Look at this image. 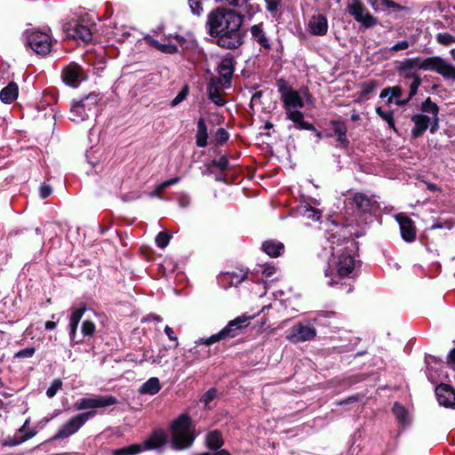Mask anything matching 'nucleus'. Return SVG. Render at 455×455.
I'll return each mask as SVG.
<instances>
[{
    "label": "nucleus",
    "mask_w": 455,
    "mask_h": 455,
    "mask_svg": "<svg viewBox=\"0 0 455 455\" xmlns=\"http://www.w3.org/2000/svg\"><path fill=\"white\" fill-rule=\"evenodd\" d=\"M252 37L255 41H257L261 46L269 49L270 43L269 37L266 35L264 30H251Z\"/></svg>",
    "instance_id": "nucleus-37"
},
{
    "label": "nucleus",
    "mask_w": 455,
    "mask_h": 455,
    "mask_svg": "<svg viewBox=\"0 0 455 455\" xmlns=\"http://www.w3.org/2000/svg\"><path fill=\"white\" fill-rule=\"evenodd\" d=\"M348 11L355 19L365 27H373L377 24V20L364 8L360 0H353L348 5Z\"/></svg>",
    "instance_id": "nucleus-14"
},
{
    "label": "nucleus",
    "mask_w": 455,
    "mask_h": 455,
    "mask_svg": "<svg viewBox=\"0 0 455 455\" xmlns=\"http://www.w3.org/2000/svg\"><path fill=\"white\" fill-rule=\"evenodd\" d=\"M171 240V235L165 232H160L156 237V243L159 248H165Z\"/></svg>",
    "instance_id": "nucleus-42"
},
{
    "label": "nucleus",
    "mask_w": 455,
    "mask_h": 455,
    "mask_svg": "<svg viewBox=\"0 0 455 455\" xmlns=\"http://www.w3.org/2000/svg\"><path fill=\"white\" fill-rule=\"evenodd\" d=\"M219 84L222 85V80L220 78H212L208 85V94L213 103L217 106H223L225 104V100L218 90Z\"/></svg>",
    "instance_id": "nucleus-21"
},
{
    "label": "nucleus",
    "mask_w": 455,
    "mask_h": 455,
    "mask_svg": "<svg viewBox=\"0 0 455 455\" xmlns=\"http://www.w3.org/2000/svg\"><path fill=\"white\" fill-rule=\"evenodd\" d=\"M19 94V87L14 82L10 83L7 86L3 88L0 92V100L4 103H12L14 101Z\"/></svg>",
    "instance_id": "nucleus-23"
},
{
    "label": "nucleus",
    "mask_w": 455,
    "mask_h": 455,
    "mask_svg": "<svg viewBox=\"0 0 455 455\" xmlns=\"http://www.w3.org/2000/svg\"><path fill=\"white\" fill-rule=\"evenodd\" d=\"M207 128L203 119H200L197 124V133H196V145L200 148H204L207 145Z\"/></svg>",
    "instance_id": "nucleus-32"
},
{
    "label": "nucleus",
    "mask_w": 455,
    "mask_h": 455,
    "mask_svg": "<svg viewBox=\"0 0 455 455\" xmlns=\"http://www.w3.org/2000/svg\"><path fill=\"white\" fill-rule=\"evenodd\" d=\"M243 23L241 12L218 7L208 14L207 24L210 28H240Z\"/></svg>",
    "instance_id": "nucleus-5"
},
{
    "label": "nucleus",
    "mask_w": 455,
    "mask_h": 455,
    "mask_svg": "<svg viewBox=\"0 0 455 455\" xmlns=\"http://www.w3.org/2000/svg\"><path fill=\"white\" fill-rule=\"evenodd\" d=\"M283 248V244L278 241H266L262 243V250L271 257L281 255Z\"/></svg>",
    "instance_id": "nucleus-27"
},
{
    "label": "nucleus",
    "mask_w": 455,
    "mask_h": 455,
    "mask_svg": "<svg viewBox=\"0 0 455 455\" xmlns=\"http://www.w3.org/2000/svg\"><path fill=\"white\" fill-rule=\"evenodd\" d=\"M164 332L165 334L168 336V338L171 339V340H177V336L174 334V331L173 330L166 325L165 328H164Z\"/></svg>",
    "instance_id": "nucleus-60"
},
{
    "label": "nucleus",
    "mask_w": 455,
    "mask_h": 455,
    "mask_svg": "<svg viewBox=\"0 0 455 455\" xmlns=\"http://www.w3.org/2000/svg\"><path fill=\"white\" fill-rule=\"evenodd\" d=\"M369 4L377 12H384L388 15L403 17L410 12V9L392 0H368Z\"/></svg>",
    "instance_id": "nucleus-12"
},
{
    "label": "nucleus",
    "mask_w": 455,
    "mask_h": 455,
    "mask_svg": "<svg viewBox=\"0 0 455 455\" xmlns=\"http://www.w3.org/2000/svg\"><path fill=\"white\" fill-rule=\"evenodd\" d=\"M352 203L359 211L368 212L371 211L374 201L364 194L356 193L352 197Z\"/></svg>",
    "instance_id": "nucleus-24"
},
{
    "label": "nucleus",
    "mask_w": 455,
    "mask_h": 455,
    "mask_svg": "<svg viewBox=\"0 0 455 455\" xmlns=\"http://www.w3.org/2000/svg\"><path fill=\"white\" fill-rule=\"evenodd\" d=\"M403 94V90L400 86H394L389 88H385L380 92V98H386L388 96L387 104L392 103L393 99H395V102L397 100H402L401 96Z\"/></svg>",
    "instance_id": "nucleus-31"
},
{
    "label": "nucleus",
    "mask_w": 455,
    "mask_h": 455,
    "mask_svg": "<svg viewBox=\"0 0 455 455\" xmlns=\"http://www.w3.org/2000/svg\"><path fill=\"white\" fill-rule=\"evenodd\" d=\"M222 86H228L234 72V65L231 59H223L217 68Z\"/></svg>",
    "instance_id": "nucleus-19"
},
{
    "label": "nucleus",
    "mask_w": 455,
    "mask_h": 455,
    "mask_svg": "<svg viewBox=\"0 0 455 455\" xmlns=\"http://www.w3.org/2000/svg\"><path fill=\"white\" fill-rule=\"evenodd\" d=\"M56 327V323L52 321H47L45 323V329L46 330H53Z\"/></svg>",
    "instance_id": "nucleus-64"
},
{
    "label": "nucleus",
    "mask_w": 455,
    "mask_h": 455,
    "mask_svg": "<svg viewBox=\"0 0 455 455\" xmlns=\"http://www.w3.org/2000/svg\"><path fill=\"white\" fill-rule=\"evenodd\" d=\"M52 193V188L49 185L43 184L40 187V196L44 199L48 197Z\"/></svg>",
    "instance_id": "nucleus-57"
},
{
    "label": "nucleus",
    "mask_w": 455,
    "mask_h": 455,
    "mask_svg": "<svg viewBox=\"0 0 455 455\" xmlns=\"http://www.w3.org/2000/svg\"><path fill=\"white\" fill-rule=\"evenodd\" d=\"M117 403V399L113 395L82 398L77 401L74 407L77 411L104 408Z\"/></svg>",
    "instance_id": "nucleus-13"
},
{
    "label": "nucleus",
    "mask_w": 455,
    "mask_h": 455,
    "mask_svg": "<svg viewBox=\"0 0 455 455\" xmlns=\"http://www.w3.org/2000/svg\"><path fill=\"white\" fill-rule=\"evenodd\" d=\"M188 86H185L178 93V95L171 101V106L173 108V107H176L177 105H179L180 102H182L186 99V97L188 96Z\"/></svg>",
    "instance_id": "nucleus-44"
},
{
    "label": "nucleus",
    "mask_w": 455,
    "mask_h": 455,
    "mask_svg": "<svg viewBox=\"0 0 455 455\" xmlns=\"http://www.w3.org/2000/svg\"><path fill=\"white\" fill-rule=\"evenodd\" d=\"M355 244L353 241L346 240L342 243L332 247V257L329 261L325 276L329 277V286L343 284V279H351L355 276L359 262L355 255Z\"/></svg>",
    "instance_id": "nucleus-1"
},
{
    "label": "nucleus",
    "mask_w": 455,
    "mask_h": 455,
    "mask_svg": "<svg viewBox=\"0 0 455 455\" xmlns=\"http://www.w3.org/2000/svg\"><path fill=\"white\" fill-rule=\"evenodd\" d=\"M251 318V316H247L245 315H239L234 320L229 321L228 323L218 333L213 334L209 338H201L197 339L196 343L211 346L216 342L235 338L248 325L249 321Z\"/></svg>",
    "instance_id": "nucleus-7"
},
{
    "label": "nucleus",
    "mask_w": 455,
    "mask_h": 455,
    "mask_svg": "<svg viewBox=\"0 0 455 455\" xmlns=\"http://www.w3.org/2000/svg\"><path fill=\"white\" fill-rule=\"evenodd\" d=\"M279 92L285 108V114L289 120L292 121L298 129L314 130V126L304 121V115L298 108L304 107V101L298 91L284 84L279 85Z\"/></svg>",
    "instance_id": "nucleus-3"
},
{
    "label": "nucleus",
    "mask_w": 455,
    "mask_h": 455,
    "mask_svg": "<svg viewBox=\"0 0 455 455\" xmlns=\"http://www.w3.org/2000/svg\"><path fill=\"white\" fill-rule=\"evenodd\" d=\"M438 403L445 407L455 406V390L449 385L441 384L435 388Z\"/></svg>",
    "instance_id": "nucleus-17"
},
{
    "label": "nucleus",
    "mask_w": 455,
    "mask_h": 455,
    "mask_svg": "<svg viewBox=\"0 0 455 455\" xmlns=\"http://www.w3.org/2000/svg\"><path fill=\"white\" fill-rule=\"evenodd\" d=\"M393 413L396 419L402 424L409 423V416L407 410L398 403H395L393 406Z\"/></svg>",
    "instance_id": "nucleus-36"
},
{
    "label": "nucleus",
    "mask_w": 455,
    "mask_h": 455,
    "mask_svg": "<svg viewBox=\"0 0 455 455\" xmlns=\"http://www.w3.org/2000/svg\"><path fill=\"white\" fill-rule=\"evenodd\" d=\"M168 187H169V186H168V184H167L166 180H165V181H164V182H162V183H160V184L156 188V190L154 191L153 195H154V196H159L161 195V193H162V192H163L166 188H168Z\"/></svg>",
    "instance_id": "nucleus-58"
},
{
    "label": "nucleus",
    "mask_w": 455,
    "mask_h": 455,
    "mask_svg": "<svg viewBox=\"0 0 455 455\" xmlns=\"http://www.w3.org/2000/svg\"><path fill=\"white\" fill-rule=\"evenodd\" d=\"M437 41L444 45L455 43L454 37L449 33H440L437 35Z\"/></svg>",
    "instance_id": "nucleus-46"
},
{
    "label": "nucleus",
    "mask_w": 455,
    "mask_h": 455,
    "mask_svg": "<svg viewBox=\"0 0 455 455\" xmlns=\"http://www.w3.org/2000/svg\"><path fill=\"white\" fill-rule=\"evenodd\" d=\"M395 220L399 224L403 239L408 243L413 242L416 238V228L413 221L403 213L397 214Z\"/></svg>",
    "instance_id": "nucleus-15"
},
{
    "label": "nucleus",
    "mask_w": 455,
    "mask_h": 455,
    "mask_svg": "<svg viewBox=\"0 0 455 455\" xmlns=\"http://www.w3.org/2000/svg\"><path fill=\"white\" fill-rule=\"evenodd\" d=\"M84 313V308H76L73 310L70 318H69V330H70V338L71 339H75L78 323Z\"/></svg>",
    "instance_id": "nucleus-29"
},
{
    "label": "nucleus",
    "mask_w": 455,
    "mask_h": 455,
    "mask_svg": "<svg viewBox=\"0 0 455 455\" xmlns=\"http://www.w3.org/2000/svg\"><path fill=\"white\" fill-rule=\"evenodd\" d=\"M210 35L223 48L232 49L242 44L240 30H210Z\"/></svg>",
    "instance_id": "nucleus-11"
},
{
    "label": "nucleus",
    "mask_w": 455,
    "mask_h": 455,
    "mask_svg": "<svg viewBox=\"0 0 455 455\" xmlns=\"http://www.w3.org/2000/svg\"><path fill=\"white\" fill-rule=\"evenodd\" d=\"M146 450L144 448V443L142 444H131L126 447H123L113 451L114 455H135L142 451Z\"/></svg>",
    "instance_id": "nucleus-34"
},
{
    "label": "nucleus",
    "mask_w": 455,
    "mask_h": 455,
    "mask_svg": "<svg viewBox=\"0 0 455 455\" xmlns=\"http://www.w3.org/2000/svg\"><path fill=\"white\" fill-rule=\"evenodd\" d=\"M447 360L448 363H455V348L449 353Z\"/></svg>",
    "instance_id": "nucleus-62"
},
{
    "label": "nucleus",
    "mask_w": 455,
    "mask_h": 455,
    "mask_svg": "<svg viewBox=\"0 0 455 455\" xmlns=\"http://www.w3.org/2000/svg\"><path fill=\"white\" fill-rule=\"evenodd\" d=\"M411 121L414 124V127L411 130V136L413 138L421 136L428 125L433 124L431 117L426 115H414L411 117Z\"/></svg>",
    "instance_id": "nucleus-18"
},
{
    "label": "nucleus",
    "mask_w": 455,
    "mask_h": 455,
    "mask_svg": "<svg viewBox=\"0 0 455 455\" xmlns=\"http://www.w3.org/2000/svg\"><path fill=\"white\" fill-rule=\"evenodd\" d=\"M195 425L188 414L180 415L172 424V446L176 450L189 448L196 439Z\"/></svg>",
    "instance_id": "nucleus-4"
},
{
    "label": "nucleus",
    "mask_w": 455,
    "mask_h": 455,
    "mask_svg": "<svg viewBox=\"0 0 455 455\" xmlns=\"http://www.w3.org/2000/svg\"><path fill=\"white\" fill-rule=\"evenodd\" d=\"M413 42H409L407 40H403L401 42H398L397 44H394L390 50L391 51H403L406 50L411 44H412Z\"/></svg>",
    "instance_id": "nucleus-51"
},
{
    "label": "nucleus",
    "mask_w": 455,
    "mask_h": 455,
    "mask_svg": "<svg viewBox=\"0 0 455 455\" xmlns=\"http://www.w3.org/2000/svg\"><path fill=\"white\" fill-rule=\"evenodd\" d=\"M267 4V9L271 13H275L280 6L281 0H265Z\"/></svg>",
    "instance_id": "nucleus-50"
},
{
    "label": "nucleus",
    "mask_w": 455,
    "mask_h": 455,
    "mask_svg": "<svg viewBox=\"0 0 455 455\" xmlns=\"http://www.w3.org/2000/svg\"><path fill=\"white\" fill-rule=\"evenodd\" d=\"M332 124L334 127V132L338 136L342 137L343 135H346L347 129L343 124L339 123V122H333Z\"/></svg>",
    "instance_id": "nucleus-53"
},
{
    "label": "nucleus",
    "mask_w": 455,
    "mask_h": 455,
    "mask_svg": "<svg viewBox=\"0 0 455 455\" xmlns=\"http://www.w3.org/2000/svg\"><path fill=\"white\" fill-rule=\"evenodd\" d=\"M216 139L220 143H223L228 140V133L224 129L220 128L216 133Z\"/></svg>",
    "instance_id": "nucleus-56"
},
{
    "label": "nucleus",
    "mask_w": 455,
    "mask_h": 455,
    "mask_svg": "<svg viewBox=\"0 0 455 455\" xmlns=\"http://www.w3.org/2000/svg\"><path fill=\"white\" fill-rule=\"evenodd\" d=\"M421 84L420 76L414 77L413 79L407 80L406 84L409 86L410 92L409 96L404 100H397L395 104L397 106H403L409 102V100L417 94L418 88Z\"/></svg>",
    "instance_id": "nucleus-28"
},
{
    "label": "nucleus",
    "mask_w": 455,
    "mask_h": 455,
    "mask_svg": "<svg viewBox=\"0 0 455 455\" xmlns=\"http://www.w3.org/2000/svg\"><path fill=\"white\" fill-rule=\"evenodd\" d=\"M216 390L210 389L208 390L201 398V401L204 403L205 407L215 398Z\"/></svg>",
    "instance_id": "nucleus-49"
},
{
    "label": "nucleus",
    "mask_w": 455,
    "mask_h": 455,
    "mask_svg": "<svg viewBox=\"0 0 455 455\" xmlns=\"http://www.w3.org/2000/svg\"><path fill=\"white\" fill-rule=\"evenodd\" d=\"M376 86H377V84L373 81L364 83L362 85V94L367 95V94L371 93L376 88Z\"/></svg>",
    "instance_id": "nucleus-52"
},
{
    "label": "nucleus",
    "mask_w": 455,
    "mask_h": 455,
    "mask_svg": "<svg viewBox=\"0 0 455 455\" xmlns=\"http://www.w3.org/2000/svg\"><path fill=\"white\" fill-rule=\"evenodd\" d=\"M376 113L383 119L385 120L388 126L395 131V122L393 118V113L392 112H387L383 111L381 108H376Z\"/></svg>",
    "instance_id": "nucleus-39"
},
{
    "label": "nucleus",
    "mask_w": 455,
    "mask_h": 455,
    "mask_svg": "<svg viewBox=\"0 0 455 455\" xmlns=\"http://www.w3.org/2000/svg\"><path fill=\"white\" fill-rule=\"evenodd\" d=\"M36 435V432L26 433L19 441L15 442L14 444L21 443L30 438H32Z\"/></svg>",
    "instance_id": "nucleus-61"
},
{
    "label": "nucleus",
    "mask_w": 455,
    "mask_h": 455,
    "mask_svg": "<svg viewBox=\"0 0 455 455\" xmlns=\"http://www.w3.org/2000/svg\"><path fill=\"white\" fill-rule=\"evenodd\" d=\"M302 214L305 218L315 221L319 220L322 217V213L320 211L314 209L313 207L310 206L305 207Z\"/></svg>",
    "instance_id": "nucleus-41"
},
{
    "label": "nucleus",
    "mask_w": 455,
    "mask_h": 455,
    "mask_svg": "<svg viewBox=\"0 0 455 455\" xmlns=\"http://www.w3.org/2000/svg\"><path fill=\"white\" fill-rule=\"evenodd\" d=\"M164 355L161 354V353H158L156 355H148L147 353H144L143 359L140 361V363L148 362L151 364L161 365L164 363Z\"/></svg>",
    "instance_id": "nucleus-40"
},
{
    "label": "nucleus",
    "mask_w": 455,
    "mask_h": 455,
    "mask_svg": "<svg viewBox=\"0 0 455 455\" xmlns=\"http://www.w3.org/2000/svg\"><path fill=\"white\" fill-rule=\"evenodd\" d=\"M188 4L194 14L200 15L203 12V4L201 0H188Z\"/></svg>",
    "instance_id": "nucleus-47"
},
{
    "label": "nucleus",
    "mask_w": 455,
    "mask_h": 455,
    "mask_svg": "<svg viewBox=\"0 0 455 455\" xmlns=\"http://www.w3.org/2000/svg\"><path fill=\"white\" fill-rule=\"evenodd\" d=\"M316 336L315 328L310 323L301 322L296 323L286 331L285 339L292 343H300L312 340Z\"/></svg>",
    "instance_id": "nucleus-10"
},
{
    "label": "nucleus",
    "mask_w": 455,
    "mask_h": 455,
    "mask_svg": "<svg viewBox=\"0 0 455 455\" xmlns=\"http://www.w3.org/2000/svg\"><path fill=\"white\" fill-rule=\"evenodd\" d=\"M96 412L94 411H90L74 416L60 427L54 438L63 439L74 435L86 423L88 419L93 418Z\"/></svg>",
    "instance_id": "nucleus-8"
},
{
    "label": "nucleus",
    "mask_w": 455,
    "mask_h": 455,
    "mask_svg": "<svg viewBox=\"0 0 455 455\" xmlns=\"http://www.w3.org/2000/svg\"><path fill=\"white\" fill-rule=\"evenodd\" d=\"M213 165L220 171H225L228 168V161L226 157L221 156L220 159L213 161Z\"/></svg>",
    "instance_id": "nucleus-54"
},
{
    "label": "nucleus",
    "mask_w": 455,
    "mask_h": 455,
    "mask_svg": "<svg viewBox=\"0 0 455 455\" xmlns=\"http://www.w3.org/2000/svg\"><path fill=\"white\" fill-rule=\"evenodd\" d=\"M146 450L144 448V443L142 444H131L126 447H123L113 451L114 455H135L142 451Z\"/></svg>",
    "instance_id": "nucleus-35"
},
{
    "label": "nucleus",
    "mask_w": 455,
    "mask_h": 455,
    "mask_svg": "<svg viewBox=\"0 0 455 455\" xmlns=\"http://www.w3.org/2000/svg\"><path fill=\"white\" fill-rule=\"evenodd\" d=\"M308 28H327V20L321 14L314 15L308 24Z\"/></svg>",
    "instance_id": "nucleus-38"
},
{
    "label": "nucleus",
    "mask_w": 455,
    "mask_h": 455,
    "mask_svg": "<svg viewBox=\"0 0 455 455\" xmlns=\"http://www.w3.org/2000/svg\"><path fill=\"white\" fill-rule=\"evenodd\" d=\"M95 331V325L92 321L86 320L82 324V332L84 336H92Z\"/></svg>",
    "instance_id": "nucleus-45"
},
{
    "label": "nucleus",
    "mask_w": 455,
    "mask_h": 455,
    "mask_svg": "<svg viewBox=\"0 0 455 455\" xmlns=\"http://www.w3.org/2000/svg\"><path fill=\"white\" fill-rule=\"evenodd\" d=\"M356 400H357V398L355 396H350L347 399L339 402V405L347 404V403H350L355 402Z\"/></svg>",
    "instance_id": "nucleus-63"
},
{
    "label": "nucleus",
    "mask_w": 455,
    "mask_h": 455,
    "mask_svg": "<svg viewBox=\"0 0 455 455\" xmlns=\"http://www.w3.org/2000/svg\"><path fill=\"white\" fill-rule=\"evenodd\" d=\"M225 278L227 280H230V283L231 284H238L240 283L243 277L240 276V275H235L234 273H227L225 275Z\"/></svg>",
    "instance_id": "nucleus-55"
},
{
    "label": "nucleus",
    "mask_w": 455,
    "mask_h": 455,
    "mask_svg": "<svg viewBox=\"0 0 455 455\" xmlns=\"http://www.w3.org/2000/svg\"><path fill=\"white\" fill-rule=\"evenodd\" d=\"M36 349L34 347H26L15 354L16 358H29L34 355Z\"/></svg>",
    "instance_id": "nucleus-48"
},
{
    "label": "nucleus",
    "mask_w": 455,
    "mask_h": 455,
    "mask_svg": "<svg viewBox=\"0 0 455 455\" xmlns=\"http://www.w3.org/2000/svg\"><path fill=\"white\" fill-rule=\"evenodd\" d=\"M166 441V435L163 430L155 431L151 436L146 440L144 443V448L147 449H156L163 445Z\"/></svg>",
    "instance_id": "nucleus-25"
},
{
    "label": "nucleus",
    "mask_w": 455,
    "mask_h": 455,
    "mask_svg": "<svg viewBox=\"0 0 455 455\" xmlns=\"http://www.w3.org/2000/svg\"><path fill=\"white\" fill-rule=\"evenodd\" d=\"M276 271V268L273 266L265 267L263 270V275L266 277H271Z\"/></svg>",
    "instance_id": "nucleus-59"
},
{
    "label": "nucleus",
    "mask_w": 455,
    "mask_h": 455,
    "mask_svg": "<svg viewBox=\"0 0 455 455\" xmlns=\"http://www.w3.org/2000/svg\"><path fill=\"white\" fill-rule=\"evenodd\" d=\"M418 70L435 71L444 79L455 81V66L439 56L407 59L398 66V71L406 81L419 76Z\"/></svg>",
    "instance_id": "nucleus-2"
},
{
    "label": "nucleus",
    "mask_w": 455,
    "mask_h": 455,
    "mask_svg": "<svg viewBox=\"0 0 455 455\" xmlns=\"http://www.w3.org/2000/svg\"><path fill=\"white\" fill-rule=\"evenodd\" d=\"M161 389V384L156 377H152L148 379L143 385L140 387L139 392L143 395H156Z\"/></svg>",
    "instance_id": "nucleus-26"
},
{
    "label": "nucleus",
    "mask_w": 455,
    "mask_h": 455,
    "mask_svg": "<svg viewBox=\"0 0 455 455\" xmlns=\"http://www.w3.org/2000/svg\"><path fill=\"white\" fill-rule=\"evenodd\" d=\"M421 110L422 112L424 113H427V114H430L432 116L431 117V121L433 123V125L430 129L431 132H435L436 127H437V124H438V112H439V108L438 106L433 102L430 98H427L423 103H422V106H421Z\"/></svg>",
    "instance_id": "nucleus-22"
},
{
    "label": "nucleus",
    "mask_w": 455,
    "mask_h": 455,
    "mask_svg": "<svg viewBox=\"0 0 455 455\" xmlns=\"http://www.w3.org/2000/svg\"><path fill=\"white\" fill-rule=\"evenodd\" d=\"M27 44L38 55H46L52 49V38L43 30H30L27 35Z\"/></svg>",
    "instance_id": "nucleus-9"
},
{
    "label": "nucleus",
    "mask_w": 455,
    "mask_h": 455,
    "mask_svg": "<svg viewBox=\"0 0 455 455\" xmlns=\"http://www.w3.org/2000/svg\"><path fill=\"white\" fill-rule=\"evenodd\" d=\"M67 37L74 40H80L84 43L91 42L92 39V30H68Z\"/></svg>",
    "instance_id": "nucleus-33"
},
{
    "label": "nucleus",
    "mask_w": 455,
    "mask_h": 455,
    "mask_svg": "<svg viewBox=\"0 0 455 455\" xmlns=\"http://www.w3.org/2000/svg\"><path fill=\"white\" fill-rule=\"evenodd\" d=\"M172 36L170 35L169 38L167 40L164 39L163 43L156 39H154L150 36H146L144 37V40L147 42V44L152 45L153 47L163 52L174 53L177 52V45L172 42ZM173 39H175L180 44H182V37H180L179 35H174Z\"/></svg>",
    "instance_id": "nucleus-16"
},
{
    "label": "nucleus",
    "mask_w": 455,
    "mask_h": 455,
    "mask_svg": "<svg viewBox=\"0 0 455 455\" xmlns=\"http://www.w3.org/2000/svg\"><path fill=\"white\" fill-rule=\"evenodd\" d=\"M101 97L95 92H91L78 101H74L70 107V120L75 123H81L98 111V104Z\"/></svg>",
    "instance_id": "nucleus-6"
},
{
    "label": "nucleus",
    "mask_w": 455,
    "mask_h": 455,
    "mask_svg": "<svg viewBox=\"0 0 455 455\" xmlns=\"http://www.w3.org/2000/svg\"><path fill=\"white\" fill-rule=\"evenodd\" d=\"M62 382L60 379H54L52 383V385L48 387L46 391V395L48 397L52 398L53 397L56 393L61 388Z\"/></svg>",
    "instance_id": "nucleus-43"
},
{
    "label": "nucleus",
    "mask_w": 455,
    "mask_h": 455,
    "mask_svg": "<svg viewBox=\"0 0 455 455\" xmlns=\"http://www.w3.org/2000/svg\"><path fill=\"white\" fill-rule=\"evenodd\" d=\"M82 76V68L77 64H70L63 70V81L71 86H76Z\"/></svg>",
    "instance_id": "nucleus-20"
},
{
    "label": "nucleus",
    "mask_w": 455,
    "mask_h": 455,
    "mask_svg": "<svg viewBox=\"0 0 455 455\" xmlns=\"http://www.w3.org/2000/svg\"><path fill=\"white\" fill-rule=\"evenodd\" d=\"M223 438L220 432L214 430L206 435V444L211 450H218L223 445Z\"/></svg>",
    "instance_id": "nucleus-30"
}]
</instances>
